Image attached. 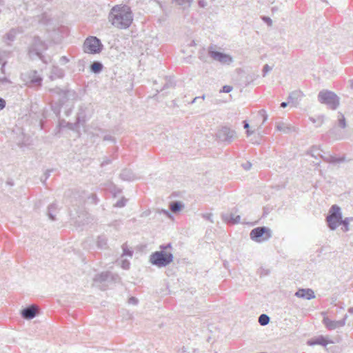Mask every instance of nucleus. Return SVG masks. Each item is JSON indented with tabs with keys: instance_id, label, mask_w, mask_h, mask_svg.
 <instances>
[{
	"instance_id": "obj_45",
	"label": "nucleus",
	"mask_w": 353,
	"mask_h": 353,
	"mask_svg": "<svg viewBox=\"0 0 353 353\" xmlns=\"http://www.w3.org/2000/svg\"><path fill=\"white\" fill-rule=\"evenodd\" d=\"M125 202H126L125 201L121 200V201H117L115 205L117 207L121 208L125 205Z\"/></svg>"
},
{
	"instance_id": "obj_18",
	"label": "nucleus",
	"mask_w": 353,
	"mask_h": 353,
	"mask_svg": "<svg viewBox=\"0 0 353 353\" xmlns=\"http://www.w3.org/2000/svg\"><path fill=\"white\" fill-rule=\"evenodd\" d=\"M303 95V92L301 90H295L292 92L288 97V103L296 107L299 104V101L301 99Z\"/></svg>"
},
{
	"instance_id": "obj_5",
	"label": "nucleus",
	"mask_w": 353,
	"mask_h": 353,
	"mask_svg": "<svg viewBox=\"0 0 353 353\" xmlns=\"http://www.w3.org/2000/svg\"><path fill=\"white\" fill-rule=\"evenodd\" d=\"M50 97L51 103L60 108L69 99L70 92L66 90H62L59 88H55L50 90Z\"/></svg>"
},
{
	"instance_id": "obj_32",
	"label": "nucleus",
	"mask_w": 353,
	"mask_h": 353,
	"mask_svg": "<svg viewBox=\"0 0 353 353\" xmlns=\"http://www.w3.org/2000/svg\"><path fill=\"white\" fill-rule=\"evenodd\" d=\"M91 70L94 73H99L103 68V65L99 62H94L91 66Z\"/></svg>"
},
{
	"instance_id": "obj_33",
	"label": "nucleus",
	"mask_w": 353,
	"mask_h": 353,
	"mask_svg": "<svg viewBox=\"0 0 353 353\" xmlns=\"http://www.w3.org/2000/svg\"><path fill=\"white\" fill-rule=\"evenodd\" d=\"M97 245L99 248H104L107 245V239L103 236H100L98 238Z\"/></svg>"
},
{
	"instance_id": "obj_15",
	"label": "nucleus",
	"mask_w": 353,
	"mask_h": 353,
	"mask_svg": "<svg viewBox=\"0 0 353 353\" xmlns=\"http://www.w3.org/2000/svg\"><path fill=\"white\" fill-rule=\"evenodd\" d=\"M121 248L123 250V253L121 256L122 265H129L130 261L126 259V257L132 258L133 256V250L126 243H123Z\"/></svg>"
},
{
	"instance_id": "obj_62",
	"label": "nucleus",
	"mask_w": 353,
	"mask_h": 353,
	"mask_svg": "<svg viewBox=\"0 0 353 353\" xmlns=\"http://www.w3.org/2000/svg\"><path fill=\"white\" fill-rule=\"evenodd\" d=\"M200 98H201L202 100H204V99H205V94H203V95H202Z\"/></svg>"
},
{
	"instance_id": "obj_30",
	"label": "nucleus",
	"mask_w": 353,
	"mask_h": 353,
	"mask_svg": "<svg viewBox=\"0 0 353 353\" xmlns=\"http://www.w3.org/2000/svg\"><path fill=\"white\" fill-rule=\"evenodd\" d=\"M321 151V150L319 147L314 145L310 148V151L307 153L310 154L312 157L316 159L317 157H321V155H322L320 152Z\"/></svg>"
},
{
	"instance_id": "obj_4",
	"label": "nucleus",
	"mask_w": 353,
	"mask_h": 353,
	"mask_svg": "<svg viewBox=\"0 0 353 353\" xmlns=\"http://www.w3.org/2000/svg\"><path fill=\"white\" fill-rule=\"evenodd\" d=\"M318 100L321 103L326 105L332 110H336L340 104L339 97L334 92L327 90L319 92Z\"/></svg>"
},
{
	"instance_id": "obj_47",
	"label": "nucleus",
	"mask_w": 353,
	"mask_h": 353,
	"mask_svg": "<svg viewBox=\"0 0 353 353\" xmlns=\"http://www.w3.org/2000/svg\"><path fill=\"white\" fill-rule=\"evenodd\" d=\"M6 103V101L3 99L0 98V110H3L5 108Z\"/></svg>"
},
{
	"instance_id": "obj_26",
	"label": "nucleus",
	"mask_w": 353,
	"mask_h": 353,
	"mask_svg": "<svg viewBox=\"0 0 353 353\" xmlns=\"http://www.w3.org/2000/svg\"><path fill=\"white\" fill-rule=\"evenodd\" d=\"M57 211V206L55 203H52L48 206V214L49 218L52 221H54L56 219L55 215H56Z\"/></svg>"
},
{
	"instance_id": "obj_57",
	"label": "nucleus",
	"mask_w": 353,
	"mask_h": 353,
	"mask_svg": "<svg viewBox=\"0 0 353 353\" xmlns=\"http://www.w3.org/2000/svg\"><path fill=\"white\" fill-rule=\"evenodd\" d=\"M350 88L353 89V79L350 81Z\"/></svg>"
},
{
	"instance_id": "obj_31",
	"label": "nucleus",
	"mask_w": 353,
	"mask_h": 353,
	"mask_svg": "<svg viewBox=\"0 0 353 353\" xmlns=\"http://www.w3.org/2000/svg\"><path fill=\"white\" fill-rule=\"evenodd\" d=\"M270 321V318L265 314H262L259 317V323L263 326L268 325Z\"/></svg>"
},
{
	"instance_id": "obj_44",
	"label": "nucleus",
	"mask_w": 353,
	"mask_h": 353,
	"mask_svg": "<svg viewBox=\"0 0 353 353\" xmlns=\"http://www.w3.org/2000/svg\"><path fill=\"white\" fill-rule=\"evenodd\" d=\"M103 140L104 141H114V138L110 135V134H108V135H105L103 137Z\"/></svg>"
},
{
	"instance_id": "obj_39",
	"label": "nucleus",
	"mask_w": 353,
	"mask_h": 353,
	"mask_svg": "<svg viewBox=\"0 0 353 353\" xmlns=\"http://www.w3.org/2000/svg\"><path fill=\"white\" fill-rule=\"evenodd\" d=\"M259 114L263 117V123H264L268 119V114L265 110H261L259 112Z\"/></svg>"
},
{
	"instance_id": "obj_24",
	"label": "nucleus",
	"mask_w": 353,
	"mask_h": 353,
	"mask_svg": "<svg viewBox=\"0 0 353 353\" xmlns=\"http://www.w3.org/2000/svg\"><path fill=\"white\" fill-rule=\"evenodd\" d=\"M258 77L259 75L255 72L247 74L244 80V87L252 84L258 78Z\"/></svg>"
},
{
	"instance_id": "obj_9",
	"label": "nucleus",
	"mask_w": 353,
	"mask_h": 353,
	"mask_svg": "<svg viewBox=\"0 0 353 353\" xmlns=\"http://www.w3.org/2000/svg\"><path fill=\"white\" fill-rule=\"evenodd\" d=\"M47 49V46L39 37H34L28 48V54L31 58L38 57L42 59V52Z\"/></svg>"
},
{
	"instance_id": "obj_16",
	"label": "nucleus",
	"mask_w": 353,
	"mask_h": 353,
	"mask_svg": "<svg viewBox=\"0 0 353 353\" xmlns=\"http://www.w3.org/2000/svg\"><path fill=\"white\" fill-rule=\"evenodd\" d=\"M328 343H332V341H328L325 336L320 335L316 338L308 340L307 344L312 346L315 345H320L325 347Z\"/></svg>"
},
{
	"instance_id": "obj_41",
	"label": "nucleus",
	"mask_w": 353,
	"mask_h": 353,
	"mask_svg": "<svg viewBox=\"0 0 353 353\" xmlns=\"http://www.w3.org/2000/svg\"><path fill=\"white\" fill-rule=\"evenodd\" d=\"M272 70V68L270 67L268 64H265L264 66H263V76H265L266 73L268 72L269 71H270Z\"/></svg>"
},
{
	"instance_id": "obj_55",
	"label": "nucleus",
	"mask_w": 353,
	"mask_h": 353,
	"mask_svg": "<svg viewBox=\"0 0 353 353\" xmlns=\"http://www.w3.org/2000/svg\"><path fill=\"white\" fill-rule=\"evenodd\" d=\"M92 198H93V200L94 201V203H97V197H96V195L94 194H92Z\"/></svg>"
},
{
	"instance_id": "obj_61",
	"label": "nucleus",
	"mask_w": 353,
	"mask_h": 353,
	"mask_svg": "<svg viewBox=\"0 0 353 353\" xmlns=\"http://www.w3.org/2000/svg\"><path fill=\"white\" fill-rule=\"evenodd\" d=\"M3 6V0H0V6Z\"/></svg>"
},
{
	"instance_id": "obj_40",
	"label": "nucleus",
	"mask_w": 353,
	"mask_h": 353,
	"mask_svg": "<svg viewBox=\"0 0 353 353\" xmlns=\"http://www.w3.org/2000/svg\"><path fill=\"white\" fill-rule=\"evenodd\" d=\"M262 20L265 22L269 26H271L272 24V19L268 17H265V16H263L261 17Z\"/></svg>"
},
{
	"instance_id": "obj_2",
	"label": "nucleus",
	"mask_w": 353,
	"mask_h": 353,
	"mask_svg": "<svg viewBox=\"0 0 353 353\" xmlns=\"http://www.w3.org/2000/svg\"><path fill=\"white\" fill-rule=\"evenodd\" d=\"M161 251L152 253L150 257V262L152 265H168L172 261L173 256L170 252V243L160 246Z\"/></svg>"
},
{
	"instance_id": "obj_38",
	"label": "nucleus",
	"mask_w": 353,
	"mask_h": 353,
	"mask_svg": "<svg viewBox=\"0 0 353 353\" xmlns=\"http://www.w3.org/2000/svg\"><path fill=\"white\" fill-rule=\"evenodd\" d=\"M232 90V87L230 85H224L222 89L220 90V92H225L228 93L231 92Z\"/></svg>"
},
{
	"instance_id": "obj_50",
	"label": "nucleus",
	"mask_w": 353,
	"mask_h": 353,
	"mask_svg": "<svg viewBox=\"0 0 353 353\" xmlns=\"http://www.w3.org/2000/svg\"><path fill=\"white\" fill-rule=\"evenodd\" d=\"M1 83H11V81L8 78H1L0 79Z\"/></svg>"
},
{
	"instance_id": "obj_19",
	"label": "nucleus",
	"mask_w": 353,
	"mask_h": 353,
	"mask_svg": "<svg viewBox=\"0 0 353 353\" xmlns=\"http://www.w3.org/2000/svg\"><path fill=\"white\" fill-rule=\"evenodd\" d=\"M223 221L229 224H236L240 222L241 216L233 213H227L222 215Z\"/></svg>"
},
{
	"instance_id": "obj_14",
	"label": "nucleus",
	"mask_w": 353,
	"mask_h": 353,
	"mask_svg": "<svg viewBox=\"0 0 353 353\" xmlns=\"http://www.w3.org/2000/svg\"><path fill=\"white\" fill-rule=\"evenodd\" d=\"M37 310L35 305H30L21 310V315L24 319L31 320L37 316Z\"/></svg>"
},
{
	"instance_id": "obj_48",
	"label": "nucleus",
	"mask_w": 353,
	"mask_h": 353,
	"mask_svg": "<svg viewBox=\"0 0 353 353\" xmlns=\"http://www.w3.org/2000/svg\"><path fill=\"white\" fill-rule=\"evenodd\" d=\"M198 4L201 8H204L206 6V2L205 0H199Z\"/></svg>"
},
{
	"instance_id": "obj_52",
	"label": "nucleus",
	"mask_w": 353,
	"mask_h": 353,
	"mask_svg": "<svg viewBox=\"0 0 353 353\" xmlns=\"http://www.w3.org/2000/svg\"><path fill=\"white\" fill-rule=\"evenodd\" d=\"M179 353H190V352H188L185 347H182V348L181 350H179Z\"/></svg>"
},
{
	"instance_id": "obj_22",
	"label": "nucleus",
	"mask_w": 353,
	"mask_h": 353,
	"mask_svg": "<svg viewBox=\"0 0 353 353\" xmlns=\"http://www.w3.org/2000/svg\"><path fill=\"white\" fill-rule=\"evenodd\" d=\"M30 83L34 85H41L42 82V78L37 74V71H32L30 74Z\"/></svg>"
},
{
	"instance_id": "obj_35",
	"label": "nucleus",
	"mask_w": 353,
	"mask_h": 353,
	"mask_svg": "<svg viewBox=\"0 0 353 353\" xmlns=\"http://www.w3.org/2000/svg\"><path fill=\"white\" fill-rule=\"evenodd\" d=\"M336 129L335 127H334L332 129H331L329 131V133L330 135L333 136L335 139H342V137L340 134H337L336 133Z\"/></svg>"
},
{
	"instance_id": "obj_27",
	"label": "nucleus",
	"mask_w": 353,
	"mask_h": 353,
	"mask_svg": "<svg viewBox=\"0 0 353 353\" xmlns=\"http://www.w3.org/2000/svg\"><path fill=\"white\" fill-rule=\"evenodd\" d=\"M352 221H353L352 217H346L344 219H341V221L340 222V225H341L343 226L341 229L343 232L349 231L350 222Z\"/></svg>"
},
{
	"instance_id": "obj_23",
	"label": "nucleus",
	"mask_w": 353,
	"mask_h": 353,
	"mask_svg": "<svg viewBox=\"0 0 353 353\" xmlns=\"http://www.w3.org/2000/svg\"><path fill=\"white\" fill-rule=\"evenodd\" d=\"M17 34V31L14 29H12L10 30L4 37V41L7 45H10L11 42H12Z\"/></svg>"
},
{
	"instance_id": "obj_13",
	"label": "nucleus",
	"mask_w": 353,
	"mask_h": 353,
	"mask_svg": "<svg viewBox=\"0 0 353 353\" xmlns=\"http://www.w3.org/2000/svg\"><path fill=\"white\" fill-rule=\"evenodd\" d=\"M347 314H345L343 319L339 321H332L327 317H325L323 319V323L329 330H333L338 327H343L345 325L346 319H347Z\"/></svg>"
},
{
	"instance_id": "obj_1",
	"label": "nucleus",
	"mask_w": 353,
	"mask_h": 353,
	"mask_svg": "<svg viewBox=\"0 0 353 353\" xmlns=\"http://www.w3.org/2000/svg\"><path fill=\"white\" fill-rule=\"evenodd\" d=\"M109 22L119 29H126L133 21V14L130 8L126 5H117L111 10L108 15Z\"/></svg>"
},
{
	"instance_id": "obj_29",
	"label": "nucleus",
	"mask_w": 353,
	"mask_h": 353,
	"mask_svg": "<svg viewBox=\"0 0 353 353\" xmlns=\"http://www.w3.org/2000/svg\"><path fill=\"white\" fill-rule=\"evenodd\" d=\"M338 126L343 129L347 126L345 118L341 112H338Z\"/></svg>"
},
{
	"instance_id": "obj_59",
	"label": "nucleus",
	"mask_w": 353,
	"mask_h": 353,
	"mask_svg": "<svg viewBox=\"0 0 353 353\" xmlns=\"http://www.w3.org/2000/svg\"><path fill=\"white\" fill-rule=\"evenodd\" d=\"M185 293V294H193V291H192V290H191V291H190V292L186 291Z\"/></svg>"
},
{
	"instance_id": "obj_7",
	"label": "nucleus",
	"mask_w": 353,
	"mask_h": 353,
	"mask_svg": "<svg viewBox=\"0 0 353 353\" xmlns=\"http://www.w3.org/2000/svg\"><path fill=\"white\" fill-rule=\"evenodd\" d=\"M250 236L252 241L261 243L268 241L272 236V231L265 226L257 227L252 230Z\"/></svg>"
},
{
	"instance_id": "obj_53",
	"label": "nucleus",
	"mask_w": 353,
	"mask_h": 353,
	"mask_svg": "<svg viewBox=\"0 0 353 353\" xmlns=\"http://www.w3.org/2000/svg\"><path fill=\"white\" fill-rule=\"evenodd\" d=\"M288 103H289L288 102H282V103H281V108H286V107L288 106Z\"/></svg>"
},
{
	"instance_id": "obj_56",
	"label": "nucleus",
	"mask_w": 353,
	"mask_h": 353,
	"mask_svg": "<svg viewBox=\"0 0 353 353\" xmlns=\"http://www.w3.org/2000/svg\"><path fill=\"white\" fill-rule=\"evenodd\" d=\"M348 312L350 313V314H353V307H350L348 309Z\"/></svg>"
},
{
	"instance_id": "obj_51",
	"label": "nucleus",
	"mask_w": 353,
	"mask_h": 353,
	"mask_svg": "<svg viewBox=\"0 0 353 353\" xmlns=\"http://www.w3.org/2000/svg\"><path fill=\"white\" fill-rule=\"evenodd\" d=\"M6 61H3V62L2 63V66H1V72L3 74H4V73H5V65H6Z\"/></svg>"
},
{
	"instance_id": "obj_36",
	"label": "nucleus",
	"mask_w": 353,
	"mask_h": 353,
	"mask_svg": "<svg viewBox=\"0 0 353 353\" xmlns=\"http://www.w3.org/2000/svg\"><path fill=\"white\" fill-rule=\"evenodd\" d=\"M261 276H266L270 273V270L268 269H264L262 267H261L257 272Z\"/></svg>"
},
{
	"instance_id": "obj_17",
	"label": "nucleus",
	"mask_w": 353,
	"mask_h": 353,
	"mask_svg": "<svg viewBox=\"0 0 353 353\" xmlns=\"http://www.w3.org/2000/svg\"><path fill=\"white\" fill-rule=\"evenodd\" d=\"M295 296L299 298L305 299L307 300L312 299L315 297L314 292L312 289H299L295 293Z\"/></svg>"
},
{
	"instance_id": "obj_54",
	"label": "nucleus",
	"mask_w": 353,
	"mask_h": 353,
	"mask_svg": "<svg viewBox=\"0 0 353 353\" xmlns=\"http://www.w3.org/2000/svg\"><path fill=\"white\" fill-rule=\"evenodd\" d=\"M199 99H200V97H194V98L192 99V101L190 102V104H193V103H196V101H197Z\"/></svg>"
},
{
	"instance_id": "obj_6",
	"label": "nucleus",
	"mask_w": 353,
	"mask_h": 353,
	"mask_svg": "<svg viewBox=\"0 0 353 353\" xmlns=\"http://www.w3.org/2000/svg\"><path fill=\"white\" fill-rule=\"evenodd\" d=\"M342 217L341 208L337 205H332L326 217L328 228L331 230H335L340 225Z\"/></svg>"
},
{
	"instance_id": "obj_8",
	"label": "nucleus",
	"mask_w": 353,
	"mask_h": 353,
	"mask_svg": "<svg viewBox=\"0 0 353 353\" xmlns=\"http://www.w3.org/2000/svg\"><path fill=\"white\" fill-rule=\"evenodd\" d=\"M103 45L96 37H88L83 43V51L88 54H97L101 52Z\"/></svg>"
},
{
	"instance_id": "obj_25",
	"label": "nucleus",
	"mask_w": 353,
	"mask_h": 353,
	"mask_svg": "<svg viewBox=\"0 0 353 353\" xmlns=\"http://www.w3.org/2000/svg\"><path fill=\"white\" fill-rule=\"evenodd\" d=\"M321 158L326 161V162H328V163H340V162H343L344 161V158L342 157V158H336L335 157H333L332 155H321Z\"/></svg>"
},
{
	"instance_id": "obj_37",
	"label": "nucleus",
	"mask_w": 353,
	"mask_h": 353,
	"mask_svg": "<svg viewBox=\"0 0 353 353\" xmlns=\"http://www.w3.org/2000/svg\"><path fill=\"white\" fill-rule=\"evenodd\" d=\"M10 55L9 52H3L0 53V63L6 61L5 59L8 58Z\"/></svg>"
},
{
	"instance_id": "obj_20",
	"label": "nucleus",
	"mask_w": 353,
	"mask_h": 353,
	"mask_svg": "<svg viewBox=\"0 0 353 353\" xmlns=\"http://www.w3.org/2000/svg\"><path fill=\"white\" fill-rule=\"evenodd\" d=\"M63 76H64L63 70L59 68L58 66H52L51 71H50V78L52 79L62 78Z\"/></svg>"
},
{
	"instance_id": "obj_12",
	"label": "nucleus",
	"mask_w": 353,
	"mask_h": 353,
	"mask_svg": "<svg viewBox=\"0 0 353 353\" xmlns=\"http://www.w3.org/2000/svg\"><path fill=\"white\" fill-rule=\"evenodd\" d=\"M208 54L212 59L219 61L222 64H230L232 61V59L230 55L214 51L213 50L212 47L209 48Z\"/></svg>"
},
{
	"instance_id": "obj_10",
	"label": "nucleus",
	"mask_w": 353,
	"mask_h": 353,
	"mask_svg": "<svg viewBox=\"0 0 353 353\" xmlns=\"http://www.w3.org/2000/svg\"><path fill=\"white\" fill-rule=\"evenodd\" d=\"M259 127L256 125H250L246 120H244V129L247 137L250 138V141L253 144H259L261 141V137L260 133L257 132Z\"/></svg>"
},
{
	"instance_id": "obj_43",
	"label": "nucleus",
	"mask_w": 353,
	"mask_h": 353,
	"mask_svg": "<svg viewBox=\"0 0 353 353\" xmlns=\"http://www.w3.org/2000/svg\"><path fill=\"white\" fill-rule=\"evenodd\" d=\"M202 216H203L204 219H207V220L210 221V222H212V223L213 222V221H212V214H203L202 215Z\"/></svg>"
},
{
	"instance_id": "obj_60",
	"label": "nucleus",
	"mask_w": 353,
	"mask_h": 353,
	"mask_svg": "<svg viewBox=\"0 0 353 353\" xmlns=\"http://www.w3.org/2000/svg\"><path fill=\"white\" fill-rule=\"evenodd\" d=\"M121 267H122L123 269H125V270H128V268H129V266H125V265H123V266H121Z\"/></svg>"
},
{
	"instance_id": "obj_34",
	"label": "nucleus",
	"mask_w": 353,
	"mask_h": 353,
	"mask_svg": "<svg viewBox=\"0 0 353 353\" xmlns=\"http://www.w3.org/2000/svg\"><path fill=\"white\" fill-rule=\"evenodd\" d=\"M179 6L190 7L192 0H172Z\"/></svg>"
},
{
	"instance_id": "obj_21",
	"label": "nucleus",
	"mask_w": 353,
	"mask_h": 353,
	"mask_svg": "<svg viewBox=\"0 0 353 353\" xmlns=\"http://www.w3.org/2000/svg\"><path fill=\"white\" fill-rule=\"evenodd\" d=\"M276 127L277 130L283 132V133L285 134L290 133L291 132L294 131V127L287 125L286 123L283 122L277 123Z\"/></svg>"
},
{
	"instance_id": "obj_46",
	"label": "nucleus",
	"mask_w": 353,
	"mask_h": 353,
	"mask_svg": "<svg viewBox=\"0 0 353 353\" xmlns=\"http://www.w3.org/2000/svg\"><path fill=\"white\" fill-rule=\"evenodd\" d=\"M60 62L61 63H67L69 62V59L67 57L63 56L60 58Z\"/></svg>"
},
{
	"instance_id": "obj_58",
	"label": "nucleus",
	"mask_w": 353,
	"mask_h": 353,
	"mask_svg": "<svg viewBox=\"0 0 353 353\" xmlns=\"http://www.w3.org/2000/svg\"><path fill=\"white\" fill-rule=\"evenodd\" d=\"M207 341H208V343H210V342L212 341V338H211V336H208V339H207Z\"/></svg>"
},
{
	"instance_id": "obj_64",
	"label": "nucleus",
	"mask_w": 353,
	"mask_h": 353,
	"mask_svg": "<svg viewBox=\"0 0 353 353\" xmlns=\"http://www.w3.org/2000/svg\"><path fill=\"white\" fill-rule=\"evenodd\" d=\"M121 176H122V177H123V178H124V176H125V172H123L121 174Z\"/></svg>"
},
{
	"instance_id": "obj_11",
	"label": "nucleus",
	"mask_w": 353,
	"mask_h": 353,
	"mask_svg": "<svg viewBox=\"0 0 353 353\" xmlns=\"http://www.w3.org/2000/svg\"><path fill=\"white\" fill-rule=\"evenodd\" d=\"M216 137L221 142L230 143L235 137V132L229 128L222 127L217 131Z\"/></svg>"
},
{
	"instance_id": "obj_28",
	"label": "nucleus",
	"mask_w": 353,
	"mask_h": 353,
	"mask_svg": "<svg viewBox=\"0 0 353 353\" xmlns=\"http://www.w3.org/2000/svg\"><path fill=\"white\" fill-rule=\"evenodd\" d=\"M183 207V205L181 202H179V201L172 202L170 204V209L173 212H176L181 210Z\"/></svg>"
},
{
	"instance_id": "obj_63",
	"label": "nucleus",
	"mask_w": 353,
	"mask_h": 353,
	"mask_svg": "<svg viewBox=\"0 0 353 353\" xmlns=\"http://www.w3.org/2000/svg\"><path fill=\"white\" fill-rule=\"evenodd\" d=\"M163 213L165 214H168V212L166 211V210H163Z\"/></svg>"
},
{
	"instance_id": "obj_3",
	"label": "nucleus",
	"mask_w": 353,
	"mask_h": 353,
	"mask_svg": "<svg viewBox=\"0 0 353 353\" xmlns=\"http://www.w3.org/2000/svg\"><path fill=\"white\" fill-rule=\"evenodd\" d=\"M93 281L96 285H99L101 290H105L110 285L119 283L121 278L117 274L110 271H105L97 274Z\"/></svg>"
},
{
	"instance_id": "obj_49",
	"label": "nucleus",
	"mask_w": 353,
	"mask_h": 353,
	"mask_svg": "<svg viewBox=\"0 0 353 353\" xmlns=\"http://www.w3.org/2000/svg\"><path fill=\"white\" fill-rule=\"evenodd\" d=\"M252 164L250 161H247L246 163L244 164V169L249 170L250 169Z\"/></svg>"
},
{
	"instance_id": "obj_42",
	"label": "nucleus",
	"mask_w": 353,
	"mask_h": 353,
	"mask_svg": "<svg viewBox=\"0 0 353 353\" xmlns=\"http://www.w3.org/2000/svg\"><path fill=\"white\" fill-rule=\"evenodd\" d=\"M128 303L133 305L138 303V299L136 297L132 296L129 299Z\"/></svg>"
}]
</instances>
